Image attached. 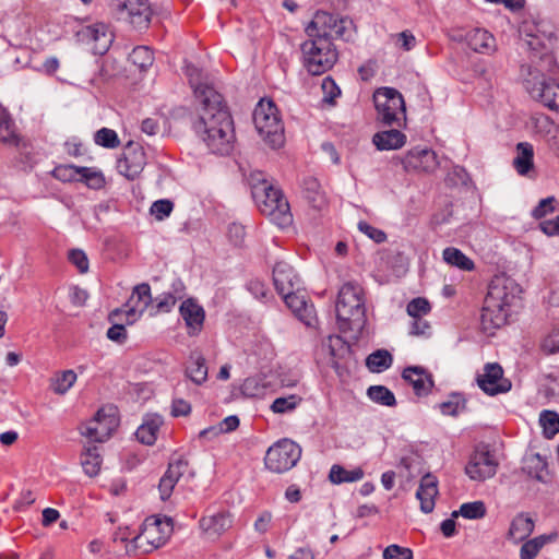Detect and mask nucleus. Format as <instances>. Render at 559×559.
Here are the masks:
<instances>
[{"label": "nucleus", "mask_w": 559, "mask_h": 559, "mask_svg": "<svg viewBox=\"0 0 559 559\" xmlns=\"http://www.w3.org/2000/svg\"><path fill=\"white\" fill-rule=\"evenodd\" d=\"M146 165V153L142 145L129 141L117 160V170L128 180H135Z\"/></svg>", "instance_id": "obj_13"}, {"label": "nucleus", "mask_w": 559, "mask_h": 559, "mask_svg": "<svg viewBox=\"0 0 559 559\" xmlns=\"http://www.w3.org/2000/svg\"><path fill=\"white\" fill-rule=\"evenodd\" d=\"M102 462L99 449L95 444L86 447L81 454V465L84 473L90 477L98 475Z\"/></svg>", "instance_id": "obj_38"}, {"label": "nucleus", "mask_w": 559, "mask_h": 559, "mask_svg": "<svg viewBox=\"0 0 559 559\" xmlns=\"http://www.w3.org/2000/svg\"><path fill=\"white\" fill-rule=\"evenodd\" d=\"M334 14L325 11H317L312 21L306 27L309 38H325L332 40L334 35L342 36L344 27Z\"/></svg>", "instance_id": "obj_14"}, {"label": "nucleus", "mask_w": 559, "mask_h": 559, "mask_svg": "<svg viewBox=\"0 0 559 559\" xmlns=\"http://www.w3.org/2000/svg\"><path fill=\"white\" fill-rule=\"evenodd\" d=\"M431 310V306L426 298L417 297L412 299L406 307L408 316L412 318H421Z\"/></svg>", "instance_id": "obj_55"}, {"label": "nucleus", "mask_w": 559, "mask_h": 559, "mask_svg": "<svg viewBox=\"0 0 559 559\" xmlns=\"http://www.w3.org/2000/svg\"><path fill=\"white\" fill-rule=\"evenodd\" d=\"M300 401L301 397L295 394H292L287 397H277L273 401L270 408L275 414H284L295 409Z\"/></svg>", "instance_id": "obj_51"}, {"label": "nucleus", "mask_w": 559, "mask_h": 559, "mask_svg": "<svg viewBox=\"0 0 559 559\" xmlns=\"http://www.w3.org/2000/svg\"><path fill=\"white\" fill-rule=\"evenodd\" d=\"M280 295L294 316L304 324L314 326L318 323L314 306L309 302L304 294H300V288L292 289L290 292H285Z\"/></svg>", "instance_id": "obj_16"}, {"label": "nucleus", "mask_w": 559, "mask_h": 559, "mask_svg": "<svg viewBox=\"0 0 559 559\" xmlns=\"http://www.w3.org/2000/svg\"><path fill=\"white\" fill-rule=\"evenodd\" d=\"M378 119L385 126L399 123V114L405 117V102L403 95L394 87H380L373 94Z\"/></svg>", "instance_id": "obj_9"}, {"label": "nucleus", "mask_w": 559, "mask_h": 559, "mask_svg": "<svg viewBox=\"0 0 559 559\" xmlns=\"http://www.w3.org/2000/svg\"><path fill=\"white\" fill-rule=\"evenodd\" d=\"M273 284L280 295L292 289H299L300 280L292 265L280 261L273 267Z\"/></svg>", "instance_id": "obj_23"}, {"label": "nucleus", "mask_w": 559, "mask_h": 559, "mask_svg": "<svg viewBox=\"0 0 559 559\" xmlns=\"http://www.w3.org/2000/svg\"><path fill=\"white\" fill-rule=\"evenodd\" d=\"M518 156L513 160L516 171L524 176L533 168L534 148L528 142H520L516 145Z\"/></svg>", "instance_id": "obj_39"}, {"label": "nucleus", "mask_w": 559, "mask_h": 559, "mask_svg": "<svg viewBox=\"0 0 559 559\" xmlns=\"http://www.w3.org/2000/svg\"><path fill=\"white\" fill-rule=\"evenodd\" d=\"M364 477V471L356 467L352 471L344 468L341 465L334 464L329 473V479L333 484L353 483L360 480Z\"/></svg>", "instance_id": "obj_40"}, {"label": "nucleus", "mask_w": 559, "mask_h": 559, "mask_svg": "<svg viewBox=\"0 0 559 559\" xmlns=\"http://www.w3.org/2000/svg\"><path fill=\"white\" fill-rule=\"evenodd\" d=\"M478 386L488 395L495 396L511 390V381L503 378V369L498 362H488L484 373L476 378Z\"/></svg>", "instance_id": "obj_15"}, {"label": "nucleus", "mask_w": 559, "mask_h": 559, "mask_svg": "<svg viewBox=\"0 0 559 559\" xmlns=\"http://www.w3.org/2000/svg\"><path fill=\"white\" fill-rule=\"evenodd\" d=\"M540 349L546 355L559 353V325L554 328L540 342Z\"/></svg>", "instance_id": "obj_54"}, {"label": "nucleus", "mask_w": 559, "mask_h": 559, "mask_svg": "<svg viewBox=\"0 0 559 559\" xmlns=\"http://www.w3.org/2000/svg\"><path fill=\"white\" fill-rule=\"evenodd\" d=\"M155 301L157 312H170L177 302L176 297L171 296L168 292L162 294Z\"/></svg>", "instance_id": "obj_63"}, {"label": "nucleus", "mask_w": 559, "mask_h": 559, "mask_svg": "<svg viewBox=\"0 0 559 559\" xmlns=\"http://www.w3.org/2000/svg\"><path fill=\"white\" fill-rule=\"evenodd\" d=\"M85 35L87 38L95 41V46L93 48L95 55L102 56L106 53L112 41V35L108 32L106 25L102 23L87 26Z\"/></svg>", "instance_id": "obj_33"}, {"label": "nucleus", "mask_w": 559, "mask_h": 559, "mask_svg": "<svg viewBox=\"0 0 559 559\" xmlns=\"http://www.w3.org/2000/svg\"><path fill=\"white\" fill-rule=\"evenodd\" d=\"M129 59L141 71H146L153 64L154 53L146 46H138L133 48L129 55Z\"/></svg>", "instance_id": "obj_46"}, {"label": "nucleus", "mask_w": 559, "mask_h": 559, "mask_svg": "<svg viewBox=\"0 0 559 559\" xmlns=\"http://www.w3.org/2000/svg\"><path fill=\"white\" fill-rule=\"evenodd\" d=\"M79 166L75 165H58L56 166L51 175L59 181L72 182L78 181Z\"/></svg>", "instance_id": "obj_53"}, {"label": "nucleus", "mask_w": 559, "mask_h": 559, "mask_svg": "<svg viewBox=\"0 0 559 559\" xmlns=\"http://www.w3.org/2000/svg\"><path fill=\"white\" fill-rule=\"evenodd\" d=\"M499 463L490 445L479 442L475 445L465 466L466 475L476 481H484L496 475Z\"/></svg>", "instance_id": "obj_10"}, {"label": "nucleus", "mask_w": 559, "mask_h": 559, "mask_svg": "<svg viewBox=\"0 0 559 559\" xmlns=\"http://www.w3.org/2000/svg\"><path fill=\"white\" fill-rule=\"evenodd\" d=\"M466 399L460 392H452L449 395V400L438 405L440 412L447 416H456L460 409L466 407Z\"/></svg>", "instance_id": "obj_47"}, {"label": "nucleus", "mask_w": 559, "mask_h": 559, "mask_svg": "<svg viewBox=\"0 0 559 559\" xmlns=\"http://www.w3.org/2000/svg\"><path fill=\"white\" fill-rule=\"evenodd\" d=\"M406 171L432 173L437 169L439 162L435 151L428 147L416 146L407 151L402 159Z\"/></svg>", "instance_id": "obj_17"}, {"label": "nucleus", "mask_w": 559, "mask_h": 559, "mask_svg": "<svg viewBox=\"0 0 559 559\" xmlns=\"http://www.w3.org/2000/svg\"><path fill=\"white\" fill-rule=\"evenodd\" d=\"M68 259L78 267L80 273H86L88 271V259L83 250L71 249L69 251Z\"/></svg>", "instance_id": "obj_60"}, {"label": "nucleus", "mask_w": 559, "mask_h": 559, "mask_svg": "<svg viewBox=\"0 0 559 559\" xmlns=\"http://www.w3.org/2000/svg\"><path fill=\"white\" fill-rule=\"evenodd\" d=\"M174 210L173 201L168 199H160L153 202L151 206V214L155 216L156 219L163 221L168 217Z\"/></svg>", "instance_id": "obj_57"}, {"label": "nucleus", "mask_w": 559, "mask_h": 559, "mask_svg": "<svg viewBox=\"0 0 559 559\" xmlns=\"http://www.w3.org/2000/svg\"><path fill=\"white\" fill-rule=\"evenodd\" d=\"M106 335L110 341L116 342L118 344H124L128 338L127 330L124 325L120 323L112 324L107 330Z\"/></svg>", "instance_id": "obj_62"}, {"label": "nucleus", "mask_w": 559, "mask_h": 559, "mask_svg": "<svg viewBox=\"0 0 559 559\" xmlns=\"http://www.w3.org/2000/svg\"><path fill=\"white\" fill-rule=\"evenodd\" d=\"M523 469L530 477L542 483H547V476L549 475L548 463L546 457L542 456L539 453L527 456Z\"/></svg>", "instance_id": "obj_36"}, {"label": "nucleus", "mask_w": 559, "mask_h": 559, "mask_svg": "<svg viewBox=\"0 0 559 559\" xmlns=\"http://www.w3.org/2000/svg\"><path fill=\"white\" fill-rule=\"evenodd\" d=\"M163 423L162 416L157 414L147 415L135 431L138 441L145 445H153L157 440V432Z\"/></svg>", "instance_id": "obj_27"}, {"label": "nucleus", "mask_w": 559, "mask_h": 559, "mask_svg": "<svg viewBox=\"0 0 559 559\" xmlns=\"http://www.w3.org/2000/svg\"><path fill=\"white\" fill-rule=\"evenodd\" d=\"M188 465L189 462L183 455L171 457L165 474L162 476L158 483V491L162 501H166L170 498L176 484L183 475Z\"/></svg>", "instance_id": "obj_20"}, {"label": "nucleus", "mask_w": 559, "mask_h": 559, "mask_svg": "<svg viewBox=\"0 0 559 559\" xmlns=\"http://www.w3.org/2000/svg\"><path fill=\"white\" fill-rule=\"evenodd\" d=\"M358 229L372 239L376 243H382L386 240V234L365 221L358 223Z\"/></svg>", "instance_id": "obj_59"}, {"label": "nucleus", "mask_w": 559, "mask_h": 559, "mask_svg": "<svg viewBox=\"0 0 559 559\" xmlns=\"http://www.w3.org/2000/svg\"><path fill=\"white\" fill-rule=\"evenodd\" d=\"M253 123L260 136L272 147L280 148L284 145V124L280 110L271 99H261L253 110Z\"/></svg>", "instance_id": "obj_5"}, {"label": "nucleus", "mask_w": 559, "mask_h": 559, "mask_svg": "<svg viewBox=\"0 0 559 559\" xmlns=\"http://www.w3.org/2000/svg\"><path fill=\"white\" fill-rule=\"evenodd\" d=\"M246 287H247L248 292H250L254 296V298H257L261 301L265 302V301H267L269 297H272L265 283L259 278L250 280L246 284Z\"/></svg>", "instance_id": "obj_56"}, {"label": "nucleus", "mask_w": 559, "mask_h": 559, "mask_svg": "<svg viewBox=\"0 0 559 559\" xmlns=\"http://www.w3.org/2000/svg\"><path fill=\"white\" fill-rule=\"evenodd\" d=\"M467 46L478 53H490L496 48L495 37L486 29L474 28L465 34Z\"/></svg>", "instance_id": "obj_26"}, {"label": "nucleus", "mask_w": 559, "mask_h": 559, "mask_svg": "<svg viewBox=\"0 0 559 559\" xmlns=\"http://www.w3.org/2000/svg\"><path fill=\"white\" fill-rule=\"evenodd\" d=\"M329 350L332 357V367L338 370L343 364H347L354 356L352 345L340 335L329 336Z\"/></svg>", "instance_id": "obj_25"}, {"label": "nucleus", "mask_w": 559, "mask_h": 559, "mask_svg": "<svg viewBox=\"0 0 559 559\" xmlns=\"http://www.w3.org/2000/svg\"><path fill=\"white\" fill-rule=\"evenodd\" d=\"M115 12L118 19L128 20L138 31L148 27L153 14L147 0H117Z\"/></svg>", "instance_id": "obj_12"}, {"label": "nucleus", "mask_w": 559, "mask_h": 559, "mask_svg": "<svg viewBox=\"0 0 559 559\" xmlns=\"http://www.w3.org/2000/svg\"><path fill=\"white\" fill-rule=\"evenodd\" d=\"M556 202L555 197H548L542 199L537 206L532 211L533 217L540 219L545 217L548 213H552L555 211L554 203Z\"/></svg>", "instance_id": "obj_61"}, {"label": "nucleus", "mask_w": 559, "mask_h": 559, "mask_svg": "<svg viewBox=\"0 0 559 559\" xmlns=\"http://www.w3.org/2000/svg\"><path fill=\"white\" fill-rule=\"evenodd\" d=\"M443 260L452 265L456 266L463 271H472L475 267V264L472 259H469L465 253H463L460 249L454 247H448L443 250Z\"/></svg>", "instance_id": "obj_42"}, {"label": "nucleus", "mask_w": 559, "mask_h": 559, "mask_svg": "<svg viewBox=\"0 0 559 559\" xmlns=\"http://www.w3.org/2000/svg\"><path fill=\"white\" fill-rule=\"evenodd\" d=\"M383 559H414V556L411 548L392 544L384 549Z\"/></svg>", "instance_id": "obj_58"}, {"label": "nucleus", "mask_w": 559, "mask_h": 559, "mask_svg": "<svg viewBox=\"0 0 559 559\" xmlns=\"http://www.w3.org/2000/svg\"><path fill=\"white\" fill-rule=\"evenodd\" d=\"M21 140V136L16 133L15 123L11 115L0 107V142L17 147Z\"/></svg>", "instance_id": "obj_34"}, {"label": "nucleus", "mask_w": 559, "mask_h": 559, "mask_svg": "<svg viewBox=\"0 0 559 559\" xmlns=\"http://www.w3.org/2000/svg\"><path fill=\"white\" fill-rule=\"evenodd\" d=\"M119 425L117 408L112 405L100 407L81 430V433L93 442H104Z\"/></svg>", "instance_id": "obj_11"}, {"label": "nucleus", "mask_w": 559, "mask_h": 559, "mask_svg": "<svg viewBox=\"0 0 559 559\" xmlns=\"http://www.w3.org/2000/svg\"><path fill=\"white\" fill-rule=\"evenodd\" d=\"M487 513L484 501L477 500L473 502H466L461 504L459 510L452 512V518L463 516L468 520L483 519Z\"/></svg>", "instance_id": "obj_44"}, {"label": "nucleus", "mask_w": 559, "mask_h": 559, "mask_svg": "<svg viewBox=\"0 0 559 559\" xmlns=\"http://www.w3.org/2000/svg\"><path fill=\"white\" fill-rule=\"evenodd\" d=\"M402 378L408 382L417 396H427L435 385L433 377L421 366H408L404 368Z\"/></svg>", "instance_id": "obj_21"}, {"label": "nucleus", "mask_w": 559, "mask_h": 559, "mask_svg": "<svg viewBox=\"0 0 559 559\" xmlns=\"http://www.w3.org/2000/svg\"><path fill=\"white\" fill-rule=\"evenodd\" d=\"M522 288L514 280L506 276H496L488 285L480 314V324L484 332L493 334L508 322L511 308L521 301Z\"/></svg>", "instance_id": "obj_2"}, {"label": "nucleus", "mask_w": 559, "mask_h": 559, "mask_svg": "<svg viewBox=\"0 0 559 559\" xmlns=\"http://www.w3.org/2000/svg\"><path fill=\"white\" fill-rule=\"evenodd\" d=\"M304 67L311 75H321L337 61L338 53L332 40L309 38L301 44Z\"/></svg>", "instance_id": "obj_6"}, {"label": "nucleus", "mask_w": 559, "mask_h": 559, "mask_svg": "<svg viewBox=\"0 0 559 559\" xmlns=\"http://www.w3.org/2000/svg\"><path fill=\"white\" fill-rule=\"evenodd\" d=\"M336 319L341 332H354L356 338L362 334L367 323L366 308L357 285L345 283L336 300Z\"/></svg>", "instance_id": "obj_4"}, {"label": "nucleus", "mask_w": 559, "mask_h": 559, "mask_svg": "<svg viewBox=\"0 0 559 559\" xmlns=\"http://www.w3.org/2000/svg\"><path fill=\"white\" fill-rule=\"evenodd\" d=\"M94 141L97 145L106 148H116L120 145L117 132L109 128L97 130L94 135Z\"/></svg>", "instance_id": "obj_49"}, {"label": "nucleus", "mask_w": 559, "mask_h": 559, "mask_svg": "<svg viewBox=\"0 0 559 559\" xmlns=\"http://www.w3.org/2000/svg\"><path fill=\"white\" fill-rule=\"evenodd\" d=\"M367 396L382 406L394 407L397 404L394 393L385 385H370L367 389Z\"/></svg>", "instance_id": "obj_43"}, {"label": "nucleus", "mask_w": 559, "mask_h": 559, "mask_svg": "<svg viewBox=\"0 0 559 559\" xmlns=\"http://www.w3.org/2000/svg\"><path fill=\"white\" fill-rule=\"evenodd\" d=\"M379 151L399 150L406 143V135L397 129L379 131L372 136Z\"/></svg>", "instance_id": "obj_30"}, {"label": "nucleus", "mask_w": 559, "mask_h": 559, "mask_svg": "<svg viewBox=\"0 0 559 559\" xmlns=\"http://www.w3.org/2000/svg\"><path fill=\"white\" fill-rule=\"evenodd\" d=\"M534 25H524V32L531 39L526 40L528 49L533 52L534 57H540L542 60L546 61L549 66V71H552L551 67H556V60L552 53L549 52L544 40L536 34H534Z\"/></svg>", "instance_id": "obj_29"}, {"label": "nucleus", "mask_w": 559, "mask_h": 559, "mask_svg": "<svg viewBox=\"0 0 559 559\" xmlns=\"http://www.w3.org/2000/svg\"><path fill=\"white\" fill-rule=\"evenodd\" d=\"M173 531V521L170 518L162 520L159 518H147L142 524L141 532L131 539L134 549H143L150 552L165 545L168 535Z\"/></svg>", "instance_id": "obj_7"}, {"label": "nucleus", "mask_w": 559, "mask_h": 559, "mask_svg": "<svg viewBox=\"0 0 559 559\" xmlns=\"http://www.w3.org/2000/svg\"><path fill=\"white\" fill-rule=\"evenodd\" d=\"M179 313L186 322L188 334L197 336L203 328L205 311L194 298L183 300L179 307Z\"/></svg>", "instance_id": "obj_22"}, {"label": "nucleus", "mask_w": 559, "mask_h": 559, "mask_svg": "<svg viewBox=\"0 0 559 559\" xmlns=\"http://www.w3.org/2000/svg\"><path fill=\"white\" fill-rule=\"evenodd\" d=\"M321 88L323 92L322 102L329 105H335V99L341 95V88L332 76L322 80Z\"/></svg>", "instance_id": "obj_52"}, {"label": "nucleus", "mask_w": 559, "mask_h": 559, "mask_svg": "<svg viewBox=\"0 0 559 559\" xmlns=\"http://www.w3.org/2000/svg\"><path fill=\"white\" fill-rule=\"evenodd\" d=\"M251 194L259 211L277 227L285 229L293 224L290 205L283 191L262 178V174L251 175Z\"/></svg>", "instance_id": "obj_3"}, {"label": "nucleus", "mask_w": 559, "mask_h": 559, "mask_svg": "<svg viewBox=\"0 0 559 559\" xmlns=\"http://www.w3.org/2000/svg\"><path fill=\"white\" fill-rule=\"evenodd\" d=\"M535 528V522L526 512H521L511 521L508 535L519 542L525 540Z\"/></svg>", "instance_id": "obj_31"}, {"label": "nucleus", "mask_w": 559, "mask_h": 559, "mask_svg": "<svg viewBox=\"0 0 559 559\" xmlns=\"http://www.w3.org/2000/svg\"><path fill=\"white\" fill-rule=\"evenodd\" d=\"M526 88L532 95L533 98L540 102L544 106L549 108L550 110L559 112V82L545 78V75L540 76V80L533 85H531V81L526 82Z\"/></svg>", "instance_id": "obj_18"}, {"label": "nucleus", "mask_w": 559, "mask_h": 559, "mask_svg": "<svg viewBox=\"0 0 559 559\" xmlns=\"http://www.w3.org/2000/svg\"><path fill=\"white\" fill-rule=\"evenodd\" d=\"M189 84L199 104V117L193 122L213 154L228 155L234 148V121L224 96L203 76L195 67L187 68Z\"/></svg>", "instance_id": "obj_1"}, {"label": "nucleus", "mask_w": 559, "mask_h": 559, "mask_svg": "<svg viewBox=\"0 0 559 559\" xmlns=\"http://www.w3.org/2000/svg\"><path fill=\"white\" fill-rule=\"evenodd\" d=\"M539 228L547 236L559 235V215L552 219H546L540 222Z\"/></svg>", "instance_id": "obj_64"}, {"label": "nucleus", "mask_w": 559, "mask_h": 559, "mask_svg": "<svg viewBox=\"0 0 559 559\" xmlns=\"http://www.w3.org/2000/svg\"><path fill=\"white\" fill-rule=\"evenodd\" d=\"M76 373L73 370H64L58 374L52 384V390L57 394H64L75 382Z\"/></svg>", "instance_id": "obj_50"}, {"label": "nucleus", "mask_w": 559, "mask_h": 559, "mask_svg": "<svg viewBox=\"0 0 559 559\" xmlns=\"http://www.w3.org/2000/svg\"><path fill=\"white\" fill-rule=\"evenodd\" d=\"M301 456V448L293 440L284 438L269 448L264 457L267 469L284 473L292 469Z\"/></svg>", "instance_id": "obj_8"}, {"label": "nucleus", "mask_w": 559, "mask_h": 559, "mask_svg": "<svg viewBox=\"0 0 559 559\" xmlns=\"http://www.w3.org/2000/svg\"><path fill=\"white\" fill-rule=\"evenodd\" d=\"M136 297V304L131 306L129 310L122 311L121 309H115L109 314V320H112L115 317L120 314H126L127 324H132L139 316H141L144 310L152 302L151 287L147 283H141L133 288L132 296L128 301L127 306Z\"/></svg>", "instance_id": "obj_19"}, {"label": "nucleus", "mask_w": 559, "mask_h": 559, "mask_svg": "<svg viewBox=\"0 0 559 559\" xmlns=\"http://www.w3.org/2000/svg\"><path fill=\"white\" fill-rule=\"evenodd\" d=\"M301 192L311 207L320 210L325 204V195L317 178L312 176L304 178Z\"/></svg>", "instance_id": "obj_32"}, {"label": "nucleus", "mask_w": 559, "mask_h": 559, "mask_svg": "<svg viewBox=\"0 0 559 559\" xmlns=\"http://www.w3.org/2000/svg\"><path fill=\"white\" fill-rule=\"evenodd\" d=\"M558 538L557 532L543 534L526 540L520 549V559H535L540 549L548 543H552Z\"/></svg>", "instance_id": "obj_35"}, {"label": "nucleus", "mask_w": 559, "mask_h": 559, "mask_svg": "<svg viewBox=\"0 0 559 559\" xmlns=\"http://www.w3.org/2000/svg\"><path fill=\"white\" fill-rule=\"evenodd\" d=\"M200 528L210 537H217L231 526L229 514L219 512L213 515L202 516L199 521Z\"/></svg>", "instance_id": "obj_28"}, {"label": "nucleus", "mask_w": 559, "mask_h": 559, "mask_svg": "<svg viewBox=\"0 0 559 559\" xmlns=\"http://www.w3.org/2000/svg\"><path fill=\"white\" fill-rule=\"evenodd\" d=\"M78 181L84 182L88 188L95 190L105 186V177L102 171L84 166H79Z\"/></svg>", "instance_id": "obj_45"}, {"label": "nucleus", "mask_w": 559, "mask_h": 559, "mask_svg": "<svg viewBox=\"0 0 559 559\" xmlns=\"http://www.w3.org/2000/svg\"><path fill=\"white\" fill-rule=\"evenodd\" d=\"M438 495L437 477L427 473L420 479L416 491V498L420 501V510L430 513L435 509V498Z\"/></svg>", "instance_id": "obj_24"}, {"label": "nucleus", "mask_w": 559, "mask_h": 559, "mask_svg": "<svg viewBox=\"0 0 559 559\" xmlns=\"http://www.w3.org/2000/svg\"><path fill=\"white\" fill-rule=\"evenodd\" d=\"M539 423L546 438H552L559 432V414L555 411L545 409L539 415Z\"/></svg>", "instance_id": "obj_48"}, {"label": "nucleus", "mask_w": 559, "mask_h": 559, "mask_svg": "<svg viewBox=\"0 0 559 559\" xmlns=\"http://www.w3.org/2000/svg\"><path fill=\"white\" fill-rule=\"evenodd\" d=\"M393 357L386 349H377L366 358V366L371 372H382L392 366Z\"/></svg>", "instance_id": "obj_41"}, {"label": "nucleus", "mask_w": 559, "mask_h": 559, "mask_svg": "<svg viewBox=\"0 0 559 559\" xmlns=\"http://www.w3.org/2000/svg\"><path fill=\"white\" fill-rule=\"evenodd\" d=\"M186 376L195 384H202L207 379V366L205 358L200 353H191Z\"/></svg>", "instance_id": "obj_37"}]
</instances>
